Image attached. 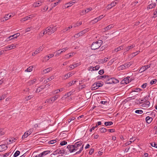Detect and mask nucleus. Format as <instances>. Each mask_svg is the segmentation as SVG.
I'll return each mask as SVG.
<instances>
[{"mask_svg":"<svg viewBox=\"0 0 157 157\" xmlns=\"http://www.w3.org/2000/svg\"><path fill=\"white\" fill-rule=\"evenodd\" d=\"M82 142L80 141L78 142H76L74 145H73V147H74L76 151H77L79 147L82 146L80 148L79 151L76 152L75 155L78 154L80 153L83 149L84 144H82Z\"/></svg>","mask_w":157,"mask_h":157,"instance_id":"1","label":"nucleus"},{"mask_svg":"<svg viewBox=\"0 0 157 157\" xmlns=\"http://www.w3.org/2000/svg\"><path fill=\"white\" fill-rule=\"evenodd\" d=\"M102 43V41L101 40H99L98 41L94 42L91 45V48L92 50H95L98 48Z\"/></svg>","mask_w":157,"mask_h":157,"instance_id":"2","label":"nucleus"},{"mask_svg":"<svg viewBox=\"0 0 157 157\" xmlns=\"http://www.w3.org/2000/svg\"><path fill=\"white\" fill-rule=\"evenodd\" d=\"M57 30V28L55 26L52 27V26H49L48 27L44 29L46 32V33L48 34V35H50L54 33Z\"/></svg>","mask_w":157,"mask_h":157,"instance_id":"3","label":"nucleus"},{"mask_svg":"<svg viewBox=\"0 0 157 157\" xmlns=\"http://www.w3.org/2000/svg\"><path fill=\"white\" fill-rule=\"evenodd\" d=\"M103 83L96 82L94 83L92 85L91 87V89L92 90H94L99 87L102 86H103Z\"/></svg>","mask_w":157,"mask_h":157,"instance_id":"4","label":"nucleus"},{"mask_svg":"<svg viewBox=\"0 0 157 157\" xmlns=\"http://www.w3.org/2000/svg\"><path fill=\"white\" fill-rule=\"evenodd\" d=\"M145 98H144L143 99H142L141 100L140 102H141V103H142V101H144V102L143 103L141 106L143 107L147 108H148L150 105V103L149 101H147L146 99H145Z\"/></svg>","mask_w":157,"mask_h":157,"instance_id":"5","label":"nucleus"},{"mask_svg":"<svg viewBox=\"0 0 157 157\" xmlns=\"http://www.w3.org/2000/svg\"><path fill=\"white\" fill-rule=\"evenodd\" d=\"M107 81L108 82L107 83L108 84H116L119 82L118 79L115 78H110L109 77Z\"/></svg>","mask_w":157,"mask_h":157,"instance_id":"6","label":"nucleus"},{"mask_svg":"<svg viewBox=\"0 0 157 157\" xmlns=\"http://www.w3.org/2000/svg\"><path fill=\"white\" fill-rule=\"evenodd\" d=\"M131 65L132 64L130 63H125L119 67H118V69L119 70H124L130 67Z\"/></svg>","mask_w":157,"mask_h":157,"instance_id":"7","label":"nucleus"},{"mask_svg":"<svg viewBox=\"0 0 157 157\" xmlns=\"http://www.w3.org/2000/svg\"><path fill=\"white\" fill-rule=\"evenodd\" d=\"M78 1V0H73L65 4L64 5V7L65 8H68L71 6L75 3H76Z\"/></svg>","mask_w":157,"mask_h":157,"instance_id":"8","label":"nucleus"},{"mask_svg":"<svg viewBox=\"0 0 157 157\" xmlns=\"http://www.w3.org/2000/svg\"><path fill=\"white\" fill-rule=\"evenodd\" d=\"M68 48L67 47L64 48L62 49L61 51L59 52L60 50H58V51L54 52V54H55V56H59V54L62 53L63 52H65L66 50H67Z\"/></svg>","mask_w":157,"mask_h":157,"instance_id":"9","label":"nucleus"},{"mask_svg":"<svg viewBox=\"0 0 157 157\" xmlns=\"http://www.w3.org/2000/svg\"><path fill=\"white\" fill-rule=\"evenodd\" d=\"M151 64H149L147 65L144 66L142 67L139 70V72L141 73L142 72L145 71L147 69L149 68L151 66Z\"/></svg>","mask_w":157,"mask_h":157,"instance_id":"10","label":"nucleus"},{"mask_svg":"<svg viewBox=\"0 0 157 157\" xmlns=\"http://www.w3.org/2000/svg\"><path fill=\"white\" fill-rule=\"evenodd\" d=\"M117 3V1L115 0L114 2H112L110 4L108 5L107 6V8L108 9H110L112 7L115 6L116 5Z\"/></svg>","mask_w":157,"mask_h":157,"instance_id":"11","label":"nucleus"},{"mask_svg":"<svg viewBox=\"0 0 157 157\" xmlns=\"http://www.w3.org/2000/svg\"><path fill=\"white\" fill-rule=\"evenodd\" d=\"M43 48H44L42 46L40 47L39 48L36 49L34 52L33 53L32 55L34 56L36 54L39 53L40 52L43 50Z\"/></svg>","mask_w":157,"mask_h":157,"instance_id":"12","label":"nucleus"},{"mask_svg":"<svg viewBox=\"0 0 157 157\" xmlns=\"http://www.w3.org/2000/svg\"><path fill=\"white\" fill-rule=\"evenodd\" d=\"M43 1L42 0L40 1H38L36 2H34L33 4V6L36 7L40 6L42 3H43Z\"/></svg>","mask_w":157,"mask_h":157,"instance_id":"13","label":"nucleus"},{"mask_svg":"<svg viewBox=\"0 0 157 157\" xmlns=\"http://www.w3.org/2000/svg\"><path fill=\"white\" fill-rule=\"evenodd\" d=\"M73 74L72 73H67V74H66L63 75V79H66L70 77H71L72 76Z\"/></svg>","mask_w":157,"mask_h":157,"instance_id":"14","label":"nucleus"},{"mask_svg":"<svg viewBox=\"0 0 157 157\" xmlns=\"http://www.w3.org/2000/svg\"><path fill=\"white\" fill-rule=\"evenodd\" d=\"M7 148V146L5 144H2L0 145V151H2L6 150Z\"/></svg>","mask_w":157,"mask_h":157,"instance_id":"15","label":"nucleus"},{"mask_svg":"<svg viewBox=\"0 0 157 157\" xmlns=\"http://www.w3.org/2000/svg\"><path fill=\"white\" fill-rule=\"evenodd\" d=\"M17 44H13L10 45H9L6 47L5 48H9L10 50L14 49L17 47Z\"/></svg>","mask_w":157,"mask_h":157,"instance_id":"16","label":"nucleus"},{"mask_svg":"<svg viewBox=\"0 0 157 157\" xmlns=\"http://www.w3.org/2000/svg\"><path fill=\"white\" fill-rule=\"evenodd\" d=\"M36 81V78H34L33 80H31L27 82L28 85L29 86L35 83Z\"/></svg>","mask_w":157,"mask_h":157,"instance_id":"17","label":"nucleus"},{"mask_svg":"<svg viewBox=\"0 0 157 157\" xmlns=\"http://www.w3.org/2000/svg\"><path fill=\"white\" fill-rule=\"evenodd\" d=\"M135 47V45L133 44L130 46H128L126 48L124 49V50L125 52H127L129 51V50L132 49V48Z\"/></svg>","mask_w":157,"mask_h":157,"instance_id":"18","label":"nucleus"},{"mask_svg":"<svg viewBox=\"0 0 157 157\" xmlns=\"http://www.w3.org/2000/svg\"><path fill=\"white\" fill-rule=\"evenodd\" d=\"M80 65V63H77L75 64L71 65L69 66V67L70 68L72 69H74L75 67L79 66Z\"/></svg>","mask_w":157,"mask_h":157,"instance_id":"19","label":"nucleus"},{"mask_svg":"<svg viewBox=\"0 0 157 157\" xmlns=\"http://www.w3.org/2000/svg\"><path fill=\"white\" fill-rule=\"evenodd\" d=\"M54 101H54V98L53 97L47 99L46 101H45V102L52 103H53Z\"/></svg>","mask_w":157,"mask_h":157,"instance_id":"20","label":"nucleus"},{"mask_svg":"<svg viewBox=\"0 0 157 157\" xmlns=\"http://www.w3.org/2000/svg\"><path fill=\"white\" fill-rule=\"evenodd\" d=\"M156 5V4L155 3H151L147 6V8L148 10L152 9L155 7Z\"/></svg>","mask_w":157,"mask_h":157,"instance_id":"21","label":"nucleus"},{"mask_svg":"<svg viewBox=\"0 0 157 157\" xmlns=\"http://www.w3.org/2000/svg\"><path fill=\"white\" fill-rule=\"evenodd\" d=\"M152 120V118L151 117H150L149 116H147L146 118V121L148 124L150 123Z\"/></svg>","mask_w":157,"mask_h":157,"instance_id":"22","label":"nucleus"},{"mask_svg":"<svg viewBox=\"0 0 157 157\" xmlns=\"http://www.w3.org/2000/svg\"><path fill=\"white\" fill-rule=\"evenodd\" d=\"M124 81L126 84H128L131 81V79L129 77H128L124 78Z\"/></svg>","mask_w":157,"mask_h":157,"instance_id":"23","label":"nucleus"},{"mask_svg":"<svg viewBox=\"0 0 157 157\" xmlns=\"http://www.w3.org/2000/svg\"><path fill=\"white\" fill-rule=\"evenodd\" d=\"M50 152V151L49 150H47L46 151H43L42 152L40 153L41 156L42 157L44 156L47 155L48 154H49Z\"/></svg>","mask_w":157,"mask_h":157,"instance_id":"24","label":"nucleus"},{"mask_svg":"<svg viewBox=\"0 0 157 157\" xmlns=\"http://www.w3.org/2000/svg\"><path fill=\"white\" fill-rule=\"evenodd\" d=\"M52 68L50 67L44 70L43 71V72L44 73L46 74L50 72V71H52Z\"/></svg>","mask_w":157,"mask_h":157,"instance_id":"25","label":"nucleus"},{"mask_svg":"<svg viewBox=\"0 0 157 157\" xmlns=\"http://www.w3.org/2000/svg\"><path fill=\"white\" fill-rule=\"evenodd\" d=\"M45 33H46V32H45V31L44 30V31H43L39 33L38 37L39 38H40L41 37L43 36L44 35H45V34H46Z\"/></svg>","mask_w":157,"mask_h":157,"instance_id":"26","label":"nucleus"},{"mask_svg":"<svg viewBox=\"0 0 157 157\" xmlns=\"http://www.w3.org/2000/svg\"><path fill=\"white\" fill-rule=\"evenodd\" d=\"M113 26L112 25H109L104 29V31H106L109 29H110L111 28H113Z\"/></svg>","mask_w":157,"mask_h":157,"instance_id":"27","label":"nucleus"},{"mask_svg":"<svg viewBox=\"0 0 157 157\" xmlns=\"http://www.w3.org/2000/svg\"><path fill=\"white\" fill-rule=\"evenodd\" d=\"M30 135V133H29L28 132H25L24 134L23 135L22 137V139H25L29 135Z\"/></svg>","mask_w":157,"mask_h":157,"instance_id":"28","label":"nucleus"},{"mask_svg":"<svg viewBox=\"0 0 157 157\" xmlns=\"http://www.w3.org/2000/svg\"><path fill=\"white\" fill-rule=\"evenodd\" d=\"M99 130L101 133L105 132L107 131V129L104 128H99Z\"/></svg>","mask_w":157,"mask_h":157,"instance_id":"29","label":"nucleus"},{"mask_svg":"<svg viewBox=\"0 0 157 157\" xmlns=\"http://www.w3.org/2000/svg\"><path fill=\"white\" fill-rule=\"evenodd\" d=\"M33 67L30 66L25 70V72H30L33 70Z\"/></svg>","mask_w":157,"mask_h":157,"instance_id":"30","label":"nucleus"},{"mask_svg":"<svg viewBox=\"0 0 157 157\" xmlns=\"http://www.w3.org/2000/svg\"><path fill=\"white\" fill-rule=\"evenodd\" d=\"M44 88L43 87V86H41L40 87H39L36 90V92L37 93H39Z\"/></svg>","mask_w":157,"mask_h":157,"instance_id":"31","label":"nucleus"},{"mask_svg":"<svg viewBox=\"0 0 157 157\" xmlns=\"http://www.w3.org/2000/svg\"><path fill=\"white\" fill-rule=\"evenodd\" d=\"M12 16V15L10 14H8L6 15L4 17V18L5 19V21H6L10 18Z\"/></svg>","mask_w":157,"mask_h":157,"instance_id":"32","label":"nucleus"},{"mask_svg":"<svg viewBox=\"0 0 157 157\" xmlns=\"http://www.w3.org/2000/svg\"><path fill=\"white\" fill-rule=\"evenodd\" d=\"M55 77L54 75H52L50 76V77L48 78V79L46 80V82H48L51 81L52 80L54 79Z\"/></svg>","mask_w":157,"mask_h":157,"instance_id":"33","label":"nucleus"},{"mask_svg":"<svg viewBox=\"0 0 157 157\" xmlns=\"http://www.w3.org/2000/svg\"><path fill=\"white\" fill-rule=\"evenodd\" d=\"M75 54V53L74 52H72L71 53V54L69 56H67V55H66V59H68L70 58L72 56H73Z\"/></svg>","mask_w":157,"mask_h":157,"instance_id":"34","label":"nucleus"},{"mask_svg":"<svg viewBox=\"0 0 157 157\" xmlns=\"http://www.w3.org/2000/svg\"><path fill=\"white\" fill-rule=\"evenodd\" d=\"M113 124V122L112 121L105 122V126H110Z\"/></svg>","mask_w":157,"mask_h":157,"instance_id":"35","label":"nucleus"},{"mask_svg":"<svg viewBox=\"0 0 157 157\" xmlns=\"http://www.w3.org/2000/svg\"><path fill=\"white\" fill-rule=\"evenodd\" d=\"M108 59L109 58H108L105 57L104 59H101L100 62L101 63H104L107 61Z\"/></svg>","mask_w":157,"mask_h":157,"instance_id":"36","label":"nucleus"},{"mask_svg":"<svg viewBox=\"0 0 157 157\" xmlns=\"http://www.w3.org/2000/svg\"><path fill=\"white\" fill-rule=\"evenodd\" d=\"M123 49V47L121 46L115 49L114 51L116 52H117L120 50H122Z\"/></svg>","mask_w":157,"mask_h":157,"instance_id":"37","label":"nucleus"},{"mask_svg":"<svg viewBox=\"0 0 157 157\" xmlns=\"http://www.w3.org/2000/svg\"><path fill=\"white\" fill-rule=\"evenodd\" d=\"M135 113L139 114H141L143 113V111L141 110H136L135 111Z\"/></svg>","mask_w":157,"mask_h":157,"instance_id":"38","label":"nucleus"},{"mask_svg":"<svg viewBox=\"0 0 157 157\" xmlns=\"http://www.w3.org/2000/svg\"><path fill=\"white\" fill-rule=\"evenodd\" d=\"M84 34V33H82L81 32V31L80 32H79V33H78L77 34H76L74 36V37H76L77 38V37H78L80 35H83Z\"/></svg>","mask_w":157,"mask_h":157,"instance_id":"39","label":"nucleus"},{"mask_svg":"<svg viewBox=\"0 0 157 157\" xmlns=\"http://www.w3.org/2000/svg\"><path fill=\"white\" fill-rule=\"evenodd\" d=\"M92 10V9L91 7H89L87 8L86 10H84L85 13H88L89 11H91Z\"/></svg>","mask_w":157,"mask_h":157,"instance_id":"40","label":"nucleus"},{"mask_svg":"<svg viewBox=\"0 0 157 157\" xmlns=\"http://www.w3.org/2000/svg\"><path fill=\"white\" fill-rule=\"evenodd\" d=\"M16 140L17 139L16 138H12L9 140V141L10 143H12L13 142H15V140Z\"/></svg>","mask_w":157,"mask_h":157,"instance_id":"41","label":"nucleus"},{"mask_svg":"<svg viewBox=\"0 0 157 157\" xmlns=\"http://www.w3.org/2000/svg\"><path fill=\"white\" fill-rule=\"evenodd\" d=\"M20 151H17L14 154L13 156L14 157H17L20 154Z\"/></svg>","mask_w":157,"mask_h":157,"instance_id":"42","label":"nucleus"},{"mask_svg":"<svg viewBox=\"0 0 157 157\" xmlns=\"http://www.w3.org/2000/svg\"><path fill=\"white\" fill-rule=\"evenodd\" d=\"M54 56V55L53 54H49L48 55L45 56V58H48L49 59L50 58H51L53 57Z\"/></svg>","mask_w":157,"mask_h":157,"instance_id":"43","label":"nucleus"},{"mask_svg":"<svg viewBox=\"0 0 157 157\" xmlns=\"http://www.w3.org/2000/svg\"><path fill=\"white\" fill-rule=\"evenodd\" d=\"M142 90L139 88H134L133 91L135 92H138Z\"/></svg>","mask_w":157,"mask_h":157,"instance_id":"44","label":"nucleus"},{"mask_svg":"<svg viewBox=\"0 0 157 157\" xmlns=\"http://www.w3.org/2000/svg\"><path fill=\"white\" fill-rule=\"evenodd\" d=\"M69 28L67 27L65 28L62 31V33H65L67 31H69Z\"/></svg>","mask_w":157,"mask_h":157,"instance_id":"45","label":"nucleus"},{"mask_svg":"<svg viewBox=\"0 0 157 157\" xmlns=\"http://www.w3.org/2000/svg\"><path fill=\"white\" fill-rule=\"evenodd\" d=\"M157 82V80L156 79H154L151 81L150 82V84L151 85L155 84Z\"/></svg>","mask_w":157,"mask_h":157,"instance_id":"46","label":"nucleus"},{"mask_svg":"<svg viewBox=\"0 0 157 157\" xmlns=\"http://www.w3.org/2000/svg\"><path fill=\"white\" fill-rule=\"evenodd\" d=\"M6 97V94H4L2 95V96L0 98V100H2L4 99Z\"/></svg>","mask_w":157,"mask_h":157,"instance_id":"47","label":"nucleus"},{"mask_svg":"<svg viewBox=\"0 0 157 157\" xmlns=\"http://www.w3.org/2000/svg\"><path fill=\"white\" fill-rule=\"evenodd\" d=\"M62 0H59L57 2L54 3V4H53V7L56 6Z\"/></svg>","mask_w":157,"mask_h":157,"instance_id":"48","label":"nucleus"},{"mask_svg":"<svg viewBox=\"0 0 157 157\" xmlns=\"http://www.w3.org/2000/svg\"><path fill=\"white\" fill-rule=\"evenodd\" d=\"M35 16V14L31 15L29 16H27L28 20L29 19H31L33 18V17Z\"/></svg>","mask_w":157,"mask_h":157,"instance_id":"49","label":"nucleus"},{"mask_svg":"<svg viewBox=\"0 0 157 157\" xmlns=\"http://www.w3.org/2000/svg\"><path fill=\"white\" fill-rule=\"evenodd\" d=\"M97 20H98V19H97V18L96 17V18H94L93 20H91V22H92L93 24H94L98 21Z\"/></svg>","mask_w":157,"mask_h":157,"instance_id":"50","label":"nucleus"},{"mask_svg":"<svg viewBox=\"0 0 157 157\" xmlns=\"http://www.w3.org/2000/svg\"><path fill=\"white\" fill-rule=\"evenodd\" d=\"M13 39V37L12 36V35L8 37L6 40V41H8L10 40H12Z\"/></svg>","mask_w":157,"mask_h":157,"instance_id":"51","label":"nucleus"},{"mask_svg":"<svg viewBox=\"0 0 157 157\" xmlns=\"http://www.w3.org/2000/svg\"><path fill=\"white\" fill-rule=\"evenodd\" d=\"M69 151L70 153H71L75 152L76 151V150L74 147H72L69 149Z\"/></svg>","mask_w":157,"mask_h":157,"instance_id":"52","label":"nucleus"},{"mask_svg":"<svg viewBox=\"0 0 157 157\" xmlns=\"http://www.w3.org/2000/svg\"><path fill=\"white\" fill-rule=\"evenodd\" d=\"M99 66L98 65L96 66L95 67H93V70H98L99 69Z\"/></svg>","mask_w":157,"mask_h":157,"instance_id":"53","label":"nucleus"},{"mask_svg":"<svg viewBox=\"0 0 157 157\" xmlns=\"http://www.w3.org/2000/svg\"><path fill=\"white\" fill-rule=\"evenodd\" d=\"M100 79H102V78H104V79H105L107 81V79L109 78V76H108L107 75H104L102 76H100Z\"/></svg>","mask_w":157,"mask_h":157,"instance_id":"54","label":"nucleus"},{"mask_svg":"<svg viewBox=\"0 0 157 157\" xmlns=\"http://www.w3.org/2000/svg\"><path fill=\"white\" fill-rule=\"evenodd\" d=\"M67 143V142L64 140L63 141L60 143V145L61 146H63L66 145Z\"/></svg>","mask_w":157,"mask_h":157,"instance_id":"55","label":"nucleus"},{"mask_svg":"<svg viewBox=\"0 0 157 157\" xmlns=\"http://www.w3.org/2000/svg\"><path fill=\"white\" fill-rule=\"evenodd\" d=\"M27 20H28V19H27V17H26L24 18H23L21 19L20 21H21L23 22H24V21H25Z\"/></svg>","mask_w":157,"mask_h":157,"instance_id":"56","label":"nucleus"},{"mask_svg":"<svg viewBox=\"0 0 157 157\" xmlns=\"http://www.w3.org/2000/svg\"><path fill=\"white\" fill-rule=\"evenodd\" d=\"M59 92V91L58 89H57V90H56L53 91L52 92V93L53 94H58Z\"/></svg>","mask_w":157,"mask_h":157,"instance_id":"57","label":"nucleus"},{"mask_svg":"<svg viewBox=\"0 0 157 157\" xmlns=\"http://www.w3.org/2000/svg\"><path fill=\"white\" fill-rule=\"evenodd\" d=\"M3 131L4 130L3 129H0V136L3 135L4 134V132Z\"/></svg>","mask_w":157,"mask_h":157,"instance_id":"58","label":"nucleus"},{"mask_svg":"<svg viewBox=\"0 0 157 157\" xmlns=\"http://www.w3.org/2000/svg\"><path fill=\"white\" fill-rule=\"evenodd\" d=\"M89 30V29H86L82 31H81V32L82 33H85L87 32Z\"/></svg>","mask_w":157,"mask_h":157,"instance_id":"59","label":"nucleus"},{"mask_svg":"<svg viewBox=\"0 0 157 157\" xmlns=\"http://www.w3.org/2000/svg\"><path fill=\"white\" fill-rule=\"evenodd\" d=\"M33 130H34L33 128H30L29 129V130H28V131H27V132H28L29 133H30V135L33 132Z\"/></svg>","mask_w":157,"mask_h":157,"instance_id":"60","label":"nucleus"},{"mask_svg":"<svg viewBox=\"0 0 157 157\" xmlns=\"http://www.w3.org/2000/svg\"><path fill=\"white\" fill-rule=\"evenodd\" d=\"M104 17V16H103V15H102L98 17H97L98 19V20H97L98 21H100L102 18Z\"/></svg>","mask_w":157,"mask_h":157,"instance_id":"61","label":"nucleus"},{"mask_svg":"<svg viewBox=\"0 0 157 157\" xmlns=\"http://www.w3.org/2000/svg\"><path fill=\"white\" fill-rule=\"evenodd\" d=\"M33 96L32 95H29L26 97L25 99L26 100H28L31 99V98H33Z\"/></svg>","mask_w":157,"mask_h":157,"instance_id":"62","label":"nucleus"},{"mask_svg":"<svg viewBox=\"0 0 157 157\" xmlns=\"http://www.w3.org/2000/svg\"><path fill=\"white\" fill-rule=\"evenodd\" d=\"M147 85V83H144L141 86V87L143 89H144L146 88Z\"/></svg>","mask_w":157,"mask_h":157,"instance_id":"63","label":"nucleus"},{"mask_svg":"<svg viewBox=\"0 0 157 157\" xmlns=\"http://www.w3.org/2000/svg\"><path fill=\"white\" fill-rule=\"evenodd\" d=\"M152 146L154 147L157 148V144L156 143H154V144L152 143L151 144Z\"/></svg>","mask_w":157,"mask_h":157,"instance_id":"64","label":"nucleus"}]
</instances>
